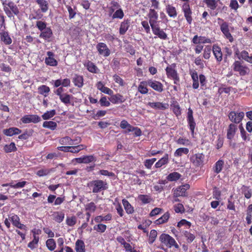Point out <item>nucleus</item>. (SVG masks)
<instances>
[{
    "label": "nucleus",
    "mask_w": 252,
    "mask_h": 252,
    "mask_svg": "<svg viewBox=\"0 0 252 252\" xmlns=\"http://www.w3.org/2000/svg\"><path fill=\"white\" fill-rule=\"evenodd\" d=\"M88 186L94 193L100 192L108 189V184L106 181L98 179L90 181L88 183Z\"/></svg>",
    "instance_id": "1"
},
{
    "label": "nucleus",
    "mask_w": 252,
    "mask_h": 252,
    "mask_svg": "<svg viewBox=\"0 0 252 252\" xmlns=\"http://www.w3.org/2000/svg\"><path fill=\"white\" fill-rule=\"evenodd\" d=\"M176 64L172 63L167 66L165 70L167 78L173 80L174 84L180 85V77L177 71L176 70Z\"/></svg>",
    "instance_id": "2"
},
{
    "label": "nucleus",
    "mask_w": 252,
    "mask_h": 252,
    "mask_svg": "<svg viewBox=\"0 0 252 252\" xmlns=\"http://www.w3.org/2000/svg\"><path fill=\"white\" fill-rule=\"evenodd\" d=\"M159 240L162 244L168 248L174 247L177 250L179 249V246L174 238L168 234L162 233L159 237Z\"/></svg>",
    "instance_id": "3"
},
{
    "label": "nucleus",
    "mask_w": 252,
    "mask_h": 252,
    "mask_svg": "<svg viewBox=\"0 0 252 252\" xmlns=\"http://www.w3.org/2000/svg\"><path fill=\"white\" fill-rule=\"evenodd\" d=\"M243 62L240 61H235L232 65L234 71L238 72L240 76H245L248 74L250 72L249 67L243 64Z\"/></svg>",
    "instance_id": "4"
},
{
    "label": "nucleus",
    "mask_w": 252,
    "mask_h": 252,
    "mask_svg": "<svg viewBox=\"0 0 252 252\" xmlns=\"http://www.w3.org/2000/svg\"><path fill=\"white\" fill-rule=\"evenodd\" d=\"M153 34L156 36L155 38L158 37L162 40H166L167 39V34L160 29L158 23H156L150 25Z\"/></svg>",
    "instance_id": "5"
},
{
    "label": "nucleus",
    "mask_w": 252,
    "mask_h": 252,
    "mask_svg": "<svg viewBox=\"0 0 252 252\" xmlns=\"http://www.w3.org/2000/svg\"><path fill=\"white\" fill-rule=\"evenodd\" d=\"M218 20L222 22L220 24V30L223 34L224 37L227 39L230 42H233L234 38L230 32L228 24L220 18H219Z\"/></svg>",
    "instance_id": "6"
},
{
    "label": "nucleus",
    "mask_w": 252,
    "mask_h": 252,
    "mask_svg": "<svg viewBox=\"0 0 252 252\" xmlns=\"http://www.w3.org/2000/svg\"><path fill=\"white\" fill-rule=\"evenodd\" d=\"M245 116L244 112H235L234 111H230L228 117L229 120L234 124H238L243 120Z\"/></svg>",
    "instance_id": "7"
},
{
    "label": "nucleus",
    "mask_w": 252,
    "mask_h": 252,
    "mask_svg": "<svg viewBox=\"0 0 252 252\" xmlns=\"http://www.w3.org/2000/svg\"><path fill=\"white\" fill-rule=\"evenodd\" d=\"M182 10L187 23L189 25L191 24L193 21L192 11L189 3H184L182 6Z\"/></svg>",
    "instance_id": "8"
},
{
    "label": "nucleus",
    "mask_w": 252,
    "mask_h": 252,
    "mask_svg": "<svg viewBox=\"0 0 252 252\" xmlns=\"http://www.w3.org/2000/svg\"><path fill=\"white\" fill-rule=\"evenodd\" d=\"M205 156L203 153H196L192 155L190 160L195 167H200L204 165Z\"/></svg>",
    "instance_id": "9"
},
{
    "label": "nucleus",
    "mask_w": 252,
    "mask_h": 252,
    "mask_svg": "<svg viewBox=\"0 0 252 252\" xmlns=\"http://www.w3.org/2000/svg\"><path fill=\"white\" fill-rule=\"evenodd\" d=\"M41 121L40 117L37 115L31 114L24 116L21 119L20 123L23 124L33 123L36 124Z\"/></svg>",
    "instance_id": "10"
},
{
    "label": "nucleus",
    "mask_w": 252,
    "mask_h": 252,
    "mask_svg": "<svg viewBox=\"0 0 252 252\" xmlns=\"http://www.w3.org/2000/svg\"><path fill=\"white\" fill-rule=\"evenodd\" d=\"M4 11L10 18L13 17L14 19V15L16 14V5L12 1H6L5 5L4 6Z\"/></svg>",
    "instance_id": "11"
},
{
    "label": "nucleus",
    "mask_w": 252,
    "mask_h": 252,
    "mask_svg": "<svg viewBox=\"0 0 252 252\" xmlns=\"http://www.w3.org/2000/svg\"><path fill=\"white\" fill-rule=\"evenodd\" d=\"M187 122L189 127L192 135L194 134V129L196 126V123L193 116V111L189 107L188 110Z\"/></svg>",
    "instance_id": "12"
},
{
    "label": "nucleus",
    "mask_w": 252,
    "mask_h": 252,
    "mask_svg": "<svg viewBox=\"0 0 252 252\" xmlns=\"http://www.w3.org/2000/svg\"><path fill=\"white\" fill-rule=\"evenodd\" d=\"M108 99L112 104H118L125 102L127 98L120 93L114 94L113 93Z\"/></svg>",
    "instance_id": "13"
},
{
    "label": "nucleus",
    "mask_w": 252,
    "mask_h": 252,
    "mask_svg": "<svg viewBox=\"0 0 252 252\" xmlns=\"http://www.w3.org/2000/svg\"><path fill=\"white\" fill-rule=\"evenodd\" d=\"M98 54L102 55L105 57H108L111 53L110 49L108 48L106 44L103 42L98 43L96 46Z\"/></svg>",
    "instance_id": "14"
},
{
    "label": "nucleus",
    "mask_w": 252,
    "mask_h": 252,
    "mask_svg": "<svg viewBox=\"0 0 252 252\" xmlns=\"http://www.w3.org/2000/svg\"><path fill=\"white\" fill-rule=\"evenodd\" d=\"M77 163L88 164L96 161V158L93 155L84 156L83 157L75 158L72 160Z\"/></svg>",
    "instance_id": "15"
},
{
    "label": "nucleus",
    "mask_w": 252,
    "mask_h": 252,
    "mask_svg": "<svg viewBox=\"0 0 252 252\" xmlns=\"http://www.w3.org/2000/svg\"><path fill=\"white\" fill-rule=\"evenodd\" d=\"M47 57L45 59V63L46 65L51 66H56L58 65L57 61L54 58L55 54L51 51L47 52Z\"/></svg>",
    "instance_id": "16"
},
{
    "label": "nucleus",
    "mask_w": 252,
    "mask_h": 252,
    "mask_svg": "<svg viewBox=\"0 0 252 252\" xmlns=\"http://www.w3.org/2000/svg\"><path fill=\"white\" fill-rule=\"evenodd\" d=\"M191 42L194 44L211 43L210 38L203 36L194 35L191 39Z\"/></svg>",
    "instance_id": "17"
},
{
    "label": "nucleus",
    "mask_w": 252,
    "mask_h": 252,
    "mask_svg": "<svg viewBox=\"0 0 252 252\" xmlns=\"http://www.w3.org/2000/svg\"><path fill=\"white\" fill-rule=\"evenodd\" d=\"M148 80V86L155 91L159 93H161L163 91V85L161 82L152 79H149Z\"/></svg>",
    "instance_id": "18"
},
{
    "label": "nucleus",
    "mask_w": 252,
    "mask_h": 252,
    "mask_svg": "<svg viewBox=\"0 0 252 252\" xmlns=\"http://www.w3.org/2000/svg\"><path fill=\"white\" fill-rule=\"evenodd\" d=\"M237 130V126L236 124L231 123L229 125L227 129L226 137L229 140L233 139Z\"/></svg>",
    "instance_id": "19"
},
{
    "label": "nucleus",
    "mask_w": 252,
    "mask_h": 252,
    "mask_svg": "<svg viewBox=\"0 0 252 252\" xmlns=\"http://www.w3.org/2000/svg\"><path fill=\"white\" fill-rule=\"evenodd\" d=\"M147 105L152 108L164 110L168 108L169 104L167 103H162L160 102H149Z\"/></svg>",
    "instance_id": "20"
},
{
    "label": "nucleus",
    "mask_w": 252,
    "mask_h": 252,
    "mask_svg": "<svg viewBox=\"0 0 252 252\" xmlns=\"http://www.w3.org/2000/svg\"><path fill=\"white\" fill-rule=\"evenodd\" d=\"M189 185L188 184L181 186L176 188L174 192V197L186 196V190L189 188Z\"/></svg>",
    "instance_id": "21"
},
{
    "label": "nucleus",
    "mask_w": 252,
    "mask_h": 252,
    "mask_svg": "<svg viewBox=\"0 0 252 252\" xmlns=\"http://www.w3.org/2000/svg\"><path fill=\"white\" fill-rule=\"evenodd\" d=\"M130 25V20L128 19H124L121 23L119 28V33L120 35H124L128 30Z\"/></svg>",
    "instance_id": "22"
},
{
    "label": "nucleus",
    "mask_w": 252,
    "mask_h": 252,
    "mask_svg": "<svg viewBox=\"0 0 252 252\" xmlns=\"http://www.w3.org/2000/svg\"><path fill=\"white\" fill-rule=\"evenodd\" d=\"M84 65L86 67L87 70L93 73H98L99 69L97 66L92 62L90 61H87L84 63Z\"/></svg>",
    "instance_id": "23"
},
{
    "label": "nucleus",
    "mask_w": 252,
    "mask_h": 252,
    "mask_svg": "<svg viewBox=\"0 0 252 252\" xmlns=\"http://www.w3.org/2000/svg\"><path fill=\"white\" fill-rule=\"evenodd\" d=\"M212 51L217 61L220 62L222 60V53L220 47L217 45H214Z\"/></svg>",
    "instance_id": "24"
},
{
    "label": "nucleus",
    "mask_w": 252,
    "mask_h": 252,
    "mask_svg": "<svg viewBox=\"0 0 252 252\" xmlns=\"http://www.w3.org/2000/svg\"><path fill=\"white\" fill-rule=\"evenodd\" d=\"M148 17L149 18L150 25L159 22L158 21V14L157 12L154 9H150L149 10Z\"/></svg>",
    "instance_id": "25"
},
{
    "label": "nucleus",
    "mask_w": 252,
    "mask_h": 252,
    "mask_svg": "<svg viewBox=\"0 0 252 252\" xmlns=\"http://www.w3.org/2000/svg\"><path fill=\"white\" fill-rule=\"evenodd\" d=\"M72 82L75 86L81 88L84 85V78L82 75L75 74L73 78Z\"/></svg>",
    "instance_id": "26"
},
{
    "label": "nucleus",
    "mask_w": 252,
    "mask_h": 252,
    "mask_svg": "<svg viewBox=\"0 0 252 252\" xmlns=\"http://www.w3.org/2000/svg\"><path fill=\"white\" fill-rule=\"evenodd\" d=\"M166 12L168 15L173 18H175L177 16V12L176 8L171 4H167L165 7Z\"/></svg>",
    "instance_id": "27"
},
{
    "label": "nucleus",
    "mask_w": 252,
    "mask_h": 252,
    "mask_svg": "<svg viewBox=\"0 0 252 252\" xmlns=\"http://www.w3.org/2000/svg\"><path fill=\"white\" fill-rule=\"evenodd\" d=\"M53 35V32L50 28H47L45 29L44 31L41 32L39 34V37L43 38L45 40H49V39L52 37Z\"/></svg>",
    "instance_id": "28"
},
{
    "label": "nucleus",
    "mask_w": 252,
    "mask_h": 252,
    "mask_svg": "<svg viewBox=\"0 0 252 252\" xmlns=\"http://www.w3.org/2000/svg\"><path fill=\"white\" fill-rule=\"evenodd\" d=\"M147 86H148V80L140 82L137 88L138 91L141 94H147L148 93Z\"/></svg>",
    "instance_id": "29"
},
{
    "label": "nucleus",
    "mask_w": 252,
    "mask_h": 252,
    "mask_svg": "<svg viewBox=\"0 0 252 252\" xmlns=\"http://www.w3.org/2000/svg\"><path fill=\"white\" fill-rule=\"evenodd\" d=\"M169 162V155L165 154L164 156L157 161L155 166L156 168H158L161 167L162 166L167 164Z\"/></svg>",
    "instance_id": "30"
},
{
    "label": "nucleus",
    "mask_w": 252,
    "mask_h": 252,
    "mask_svg": "<svg viewBox=\"0 0 252 252\" xmlns=\"http://www.w3.org/2000/svg\"><path fill=\"white\" fill-rule=\"evenodd\" d=\"M224 164V162L222 159L218 160L213 166L214 172L216 174L220 173L222 171Z\"/></svg>",
    "instance_id": "31"
},
{
    "label": "nucleus",
    "mask_w": 252,
    "mask_h": 252,
    "mask_svg": "<svg viewBox=\"0 0 252 252\" xmlns=\"http://www.w3.org/2000/svg\"><path fill=\"white\" fill-rule=\"evenodd\" d=\"M35 2L39 5L42 13H46L49 8V4L46 0H35Z\"/></svg>",
    "instance_id": "32"
},
{
    "label": "nucleus",
    "mask_w": 252,
    "mask_h": 252,
    "mask_svg": "<svg viewBox=\"0 0 252 252\" xmlns=\"http://www.w3.org/2000/svg\"><path fill=\"white\" fill-rule=\"evenodd\" d=\"M4 223L9 230L12 231L13 229H10V224H12V227L14 228L16 226V217L15 216L9 217L8 219H6L4 220Z\"/></svg>",
    "instance_id": "33"
},
{
    "label": "nucleus",
    "mask_w": 252,
    "mask_h": 252,
    "mask_svg": "<svg viewBox=\"0 0 252 252\" xmlns=\"http://www.w3.org/2000/svg\"><path fill=\"white\" fill-rule=\"evenodd\" d=\"M122 203L127 214H132L134 213V208L126 199H123L122 200Z\"/></svg>",
    "instance_id": "34"
},
{
    "label": "nucleus",
    "mask_w": 252,
    "mask_h": 252,
    "mask_svg": "<svg viewBox=\"0 0 252 252\" xmlns=\"http://www.w3.org/2000/svg\"><path fill=\"white\" fill-rule=\"evenodd\" d=\"M110 6L108 7L109 15L111 16L115 12L116 9H118L121 7L120 4L115 0H112L110 3Z\"/></svg>",
    "instance_id": "35"
},
{
    "label": "nucleus",
    "mask_w": 252,
    "mask_h": 252,
    "mask_svg": "<svg viewBox=\"0 0 252 252\" xmlns=\"http://www.w3.org/2000/svg\"><path fill=\"white\" fill-rule=\"evenodd\" d=\"M170 218V214L168 212L165 213L160 218H158L155 221L157 225H159L166 222Z\"/></svg>",
    "instance_id": "36"
},
{
    "label": "nucleus",
    "mask_w": 252,
    "mask_h": 252,
    "mask_svg": "<svg viewBox=\"0 0 252 252\" xmlns=\"http://www.w3.org/2000/svg\"><path fill=\"white\" fill-rule=\"evenodd\" d=\"M181 177L182 175L179 173L173 172L166 177V180L169 182H175L178 180Z\"/></svg>",
    "instance_id": "37"
},
{
    "label": "nucleus",
    "mask_w": 252,
    "mask_h": 252,
    "mask_svg": "<svg viewBox=\"0 0 252 252\" xmlns=\"http://www.w3.org/2000/svg\"><path fill=\"white\" fill-rule=\"evenodd\" d=\"M76 252H85V245L83 241L77 240L75 243V248Z\"/></svg>",
    "instance_id": "38"
},
{
    "label": "nucleus",
    "mask_w": 252,
    "mask_h": 252,
    "mask_svg": "<svg viewBox=\"0 0 252 252\" xmlns=\"http://www.w3.org/2000/svg\"><path fill=\"white\" fill-rule=\"evenodd\" d=\"M171 107L172 108L174 114L177 116L179 117L181 115V107L177 101H174L171 104Z\"/></svg>",
    "instance_id": "39"
},
{
    "label": "nucleus",
    "mask_w": 252,
    "mask_h": 252,
    "mask_svg": "<svg viewBox=\"0 0 252 252\" xmlns=\"http://www.w3.org/2000/svg\"><path fill=\"white\" fill-rule=\"evenodd\" d=\"M96 205L93 202H91L85 205V210L86 213H89L90 214L94 213L96 211Z\"/></svg>",
    "instance_id": "40"
},
{
    "label": "nucleus",
    "mask_w": 252,
    "mask_h": 252,
    "mask_svg": "<svg viewBox=\"0 0 252 252\" xmlns=\"http://www.w3.org/2000/svg\"><path fill=\"white\" fill-rule=\"evenodd\" d=\"M203 2L206 4L208 8L212 10L216 9L218 6L216 0H203Z\"/></svg>",
    "instance_id": "41"
},
{
    "label": "nucleus",
    "mask_w": 252,
    "mask_h": 252,
    "mask_svg": "<svg viewBox=\"0 0 252 252\" xmlns=\"http://www.w3.org/2000/svg\"><path fill=\"white\" fill-rule=\"evenodd\" d=\"M242 193L245 197L247 199H250L252 196V191L249 186L243 185L242 187Z\"/></svg>",
    "instance_id": "42"
},
{
    "label": "nucleus",
    "mask_w": 252,
    "mask_h": 252,
    "mask_svg": "<svg viewBox=\"0 0 252 252\" xmlns=\"http://www.w3.org/2000/svg\"><path fill=\"white\" fill-rule=\"evenodd\" d=\"M38 93L45 97L48 95L50 89L48 86L45 85H42L38 88Z\"/></svg>",
    "instance_id": "43"
},
{
    "label": "nucleus",
    "mask_w": 252,
    "mask_h": 252,
    "mask_svg": "<svg viewBox=\"0 0 252 252\" xmlns=\"http://www.w3.org/2000/svg\"><path fill=\"white\" fill-rule=\"evenodd\" d=\"M184 237L186 238L188 243H192L195 238L194 234L190 233L189 231L185 230L183 232Z\"/></svg>",
    "instance_id": "44"
},
{
    "label": "nucleus",
    "mask_w": 252,
    "mask_h": 252,
    "mask_svg": "<svg viewBox=\"0 0 252 252\" xmlns=\"http://www.w3.org/2000/svg\"><path fill=\"white\" fill-rule=\"evenodd\" d=\"M42 126L44 128H48L52 130H54L56 129L57 124L54 121H45L43 123Z\"/></svg>",
    "instance_id": "45"
},
{
    "label": "nucleus",
    "mask_w": 252,
    "mask_h": 252,
    "mask_svg": "<svg viewBox=\"0 0 252 252\" xmlns=\"http://www.w3.org/2000/svg\"><path fill=\"white\" fill-rule=\"evenodd\" d=\"M1 40L3 41L5 44L8 45L11 43L12 40L9 37L8 34L6 32H0Z\"/></svg>",
    "instance_id": "46"
},
{
    "label": "nucleus",
    "mask_w": 252,
    "mask_h": 252,
    "mask_svg": "<svg viewBox=\"0 0 252 252\" xmlns=\"http://www.w3.org/2000/svg\"><path fill=\"white\" fill-rule=\"evenodd\" d=\"M189 153V150L187 148H179L174 152V155L176 157H181L183 154L187 155Z\"/></svg>",
    "instance_id": "47"
},
{
    "label": "nucleus",
    "mask_w": 252,
    "mask_h": 252,
    "mask_svg": "<svg viewBox=\"0 0 252 252\" xmlns=\"http://www.w3.org/2000/svg\"><path fill=\"white\" fill-rule=\"evenodd\" d=\"M233 197V195H231L228 198L227 203V209L229 210H231L235 212H236V208L235 205V201L232 200Z\"/></svg>",
    "instance_id": "48"
},
{
    "label": "nucleus",
    "mask_w": 252,
    "mask_h": 252,
    "mask_svg": "<svg viewBox=\"0 0 252 252\" xmlns=\"http://www.w3.org/2000/svg\"><path fill=\"white\" fill-rule=\"evenodd\" d=\"M124 13L123 9L120 7L118 9L116 10L114 13L112 15V19H122L124 17Z\"/></svg>",
    "instance_id": "49"
},
{
    "label": "nucleus",
    "mask_w": 252,
    "mask_h": 252,
    "mask_svg": "<svg viewBox=\"0 0 252 252\" xmlns=\"http://www.w3.org/2000/svg\"><path fill=\"white\" fill-rule=\"evenodd\" d=\"M93 229L94 230H95L97 232L99 233H104L106 229L107 226L105 224L102 223H98L97 224H95L94 226Z\"/></svg>",
    "instance_id": "50"
},
{
    "label": "nucleus",
    "mask_w": 252,
    "mask_h": 252,
    "mask_svg": "<svg viewBox=\"0 0 252 252\" xmlns=\"http://www.w3.org/2000/svg\"><path fill=\"white\" fill-rule=\"evenodd\" d=\"M46 245L47 248L50 251H54L56 247V242L52 238L48 239L46 242Z\"/></svg>",
    "instance_id": "51"
},
{
    "label": "nucleus",
    "mask_w": 252,
    "mask_h": 252,
    "mask_svg": "<svg viewBox=\"0 0 252 252\" xmlns=\"http://www.w3.org/2000/svg\"><path fill=\"white\" fill-rule=\"evenodd\" d=\"M87 146L85 145L80 144L77 146H71L70 153H78L81 150L85 149Z\"/></svg>",
    "instance_id": "52"
},
{
    "label": "nucleus",
    "mask_w": 252,
    "mask_h": 252,
    "mask_svg": "<svg viewBox=\"0 0 252 252\" xmlns=\"http://www.w3.org/2000/svg\"><path fill=\"white\" fill-rule=\"evenodd\" d=\"M138 198L144 204L150 203L152 200L150 196L146 194L139 195Z\"/></svg>",
    "instance_id": "53"
},
{
    "label": "nucleus",
    "mask_w": 252,
    "mask_h": 252,
    "mask_svg": "<svg viewBox=\"0 0 252 252\" xmlns=\"http://www.w3.org/2000/svg\"><path fill=\"white\" fill-rule=\"evenodd\" d=\"M158 233L157 231L155 229L151 230L149 234L148 243L150 245H152L155 241L157 237Z\"/></svg>",
    "instance_id": "54"
},
{
    "label": "nucleus",
    "mask_w": 252,
    "mask_h": 252,
    "mask_svg": "<svg viewBox=\"0 0 252 252\" xmlns=\"http://www.w3.org/2000/svg\"><path fill=\"white\" fill-rule=\"evenodd\" d=\"M56 114V110L54 109L47 111L42 115V118L44 120H49L53 117Z\"/></svg>",
    "instance_id": "55"
},
{
    "label": "nucleus",
    "mask_w": 252,
    "mask_h": 252,
    "mask_svg": "<svg viewBox=\"0 0 252 252\" xmlns=\"http://www.w3.org/2000/svg\"><path fill=\"white\" fill-rule=\"evenodd\" d=\"M72 141L73 140L69 136H65L60 139L59 143L61 145H73L74 143Z\"/></svg>",
    "instance_id": "56"
},
{
    "label": "nucleus",
    "mask_w": 252,
    "mask_h": 252,
    "mask_svg": "<svg viewBox=\"0 0 252 252\" xmlns=\"http://www.w3.org/2000/svg\"><path fill=\"white\" fill-rule=\"evenodd\" d=\"M39 240V237L34 236L33 237V240L28 244V247L31 250H33L34 249L36 248L38 246Z\"/></svg>",
    "instance_id": "57"
},
{
    "label": "nucleus",
    "mask_w": 252,
    "mask_h": 252,
    "mask_svg": "<svg viewBox=\"0 0 252 252\" xmlns=\"http://www.w3.org/2000/svg\"><path fill=\"white\" fill-rule=\"evenodd\" d=\"M176 143L181 145H184L186 146L191 145V142L188 139L183 137H180L176 140Z\"/></svg>",
    "instance_id": "58"
},
{
    "label": "nucleus",
    "mask_w": 252,
    "mask_h": 252,
    "mask_svg": "<svg viewBox=\"0 0 252 252\" xmlns=\"http://www.w3.org/2000/svg\"><path fill=\"white\" fill-rule=\"evenodd\" d=\"M173 209L175 213L183 214L185 213V209L184 205L181 203H178L173 206Z\"/></svg>",
    "instance_id": "59"
},
{
    "label": "nucleus",
    "mask_w": 252,
    "mask_h": 252,
    "mask_svg": "<svg viewBox=\"0 0 252 252\" xmlns=\"http://www.w3.org/2000/svg\"><path fill=\"white\" fill-rule=\"evenodd\" d=\"M99 102L101 107H108L111 105L110 100H108L106 96H102L99 99Z\"/></svg>",
    "instance_id": "60"
},
{
    "label": "nucleus",
    "mask_w": 252,
    "mask_h": 252,
    "mask_svg": "<svg viewBox=\"0 0 252 252\" xmlns=\"http://www.w3.org/2000/svg\"><path fill=\"white\" fill-rule=\"evenodd\" d=\"M64 218V214L62 212H58L55 213L54 220L59 223L62 222Z\"/></svg>",
    "instance_id": "61"
},
{
    "label": "nucleus",
    "mask_w": 252,
    "mask_h": 252,
    "mask_svg": "<svg viewBox=\"0 0 252 252\" xmlns=\"http://www.w3.org/2000/svg\"><path fill=\"white\" fill-rule=\"evenodd\" d=\"M71 97V96L70 95L67 94H64L59 98L62 102L65 104H67L70 103Z\"/></svg>",
    "instance_id": "62"
},
{
    "label": "nucleus",
    "mask_w": 252,
    "mask_h": 252,
    "mask_svg": "<svg viewBox=\"0 0 252 252\" xmlns=\"http://www.w3.org/2000/svg\"><path fill=\"white\" fill-rule=\"evenodd\" d=\"M221 191L217 187H215L213 189V196L216 200H220L221 199Z\"/></svg>",
    "instance_id": "63"
},
{
    "label": "nucleus",
    "mask_w": 252,
    "mask_h": 252,
    "mask_svg": "<svg viewBox=\"0 0 252 252\" xmlns=\"http://www.w3.org/2000/svg\"><path fill=\"white\" fill-rule=\"evenodd\" d=\"M113 78L115 83L119 84L120 86L123 87L125 86V83L124 80L119 75L115 74L113 75Z\"/></svg>",
    "instance_id": "64"
}]
</instances>
